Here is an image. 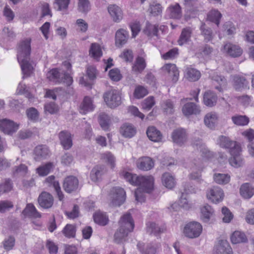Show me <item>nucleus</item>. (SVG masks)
Wrapping results in <instances>:
<instances>
[{
  "instance_id": "nucleus-1",
  "label": "nucleus",
  "mask_w": 254,
  "mask_h": 254,
  "mask_svg": "<svg viewBox=\"0 0 254 254\" xmlns=\"http://www.w3.org/2000/svg\"><path fill=\"white\" fill-rule=\"evenodd\" d=\"M30 43L31 39H26L19 43L17 49V58L23 74V78L30 76L33 70V65L30 61Z\"/></svg>"
},
{
  "instance_id": "nucleus-2",
  "label": "nucleus",
  "mask_w": 254,
  "mask_h": 254,
  "mask_svg": "<svg viewBox=\"0 0 254 254\" xmlns=\"http://www.w3.org/2000/svg\"><path fill=\"white\" fill-rule=\"evenodd\" d=\"M120 175L131 185L139 186V188L137 189L149 193L153 189L154 178L151 176H138L126 171L122 172Z\"/></svg>"
},
{
  "instance_id": "nucleus-3",
  "label": "nucleus",
  "mask_w": 254,
  "mask_h": 254,
  "mask_svg": "<svg viewBox=\"0 0 254 254\" xmlns=\"http://www.w3.org/2000/svg\"><path fill=\"white\" fill-rule=\"evenodd\" d=\"M63 70L59 72L57 69H53L47 73V77L51 81L56 83H63L67 86L71 85L73 82L70 75L71 64L68 61H64L62 64Z\"/></svg>"
},
{
  "instance_id": "nucleus-4",
  "label": "nucleus",
  "mask_w": 254,
  "mask_h": 254,
  "mask_svg": "<svg viewBox=\"0 0 254 254\" xmlns=\"http://www.w3.org/2000/svg\"><path fill=\"white\" fill-rule=\"evenodd\" d=\"M119 228L114 235L116 243L120 244L126 240L128 234L132 232L134 227L133 220L130 214L124 215L119 222Z\"/></svg>"
},
{
  "instance_id": "nucleus-5",
  "label": "nucleus",
  "mask_w": 254,
  "mask_h": 254,
  "mask_svg": "<svg viewBox=\"0 0 254 254\" xmlns=\"http://www.w3.org/2000/svg\"><path fill=\"white\" fill-rule=\"evenodd\" d=\"M104 101L109 107L115 108L121 103V97L119 92L112 90L106 92L104 95Z\"/></svg>"
},
{
  "instance_id": "nucleus-6",
  "label": "nucleus",
  "mask_w": 254,
  "mask_h": 254,
  "mask_svg": "<svg viewBox=\"0 0 254 254\" xmlns=\"http://www.w3.org/2000/svg\"><path fill=\"white\" fill-rule=\"evenodd\" d=\"M202 226L196 222H192L187 224L184 227V234L189 238L198 237L202 232Z\"/></svg>"
},
{
  "instance_id": "nucleus-7",
  "label": "nucleus",
  "mask_w": 254,
  "mask_h": 254,
  "mask_svg": "<svg viewBox=\"0 0 254 254\" xmlns=\"http://www.w3.org/2000/svg\"><path fill=\"white\" fill-rule=\"evenodd\" d=\"M111 203L113 206H120L126 200V192L120 187H116L111 190Z\"/></svg>"
},
{
  "instance_id": "nucleus-8",
  "label": "nucleus",
  "mask_w": 254,
  "mask_h": 254,
  "mask_svg": "<svg viewBox=\"0 0 254 254\" xmlns=\"http://www.w3.org/2000/svg\"><path fill=\"white\" fill-rule=\"evenodd\" d=\"M137 247L142 254H157L161 250V245L159 243H150L146 245L138 243Z\"/></svg>"
},
{
  "instance_id": "nucleus-9",
  "label": "nucleus",
  "mask_w": 254,
  "mask_h": 254,
  "mask_svg": "<svg viewBox=\"0 0 254 254\" xmlns=\"http://www.w3.org/2000/svg\"><path fill=\"white\" fill-rule=\"evenodd\" d=\"M18 125L13 121L7 119H0V131L5 134L11 135L18 129Z\"/></svg>"
},
{
  "instance_id": "nucleus-10",
  "label": "nucleus",
  "mask_w": 254,
  "mask_h": 254,
  "mask_svg": "<svg viewBox=\"0 0 254 254\" xmlns=\"http://www.w3.org/2000/svg\"><path fill=\"white\" fill-rule=\"evenodd\" d=\"M217 141L221 147L229 149L230 153H234L236 149L239 150L241 147L239 143L224 135L220 136Z\"/></svg>"
},
{
  "instance_id": "nucleus-11",
  "label": "nucleus",
  "mask_w": 254,
  "mask_h": 254,
  "mask_svg": "<svg viewBox=\"0 0 254 254\" xmlns=\"http://www.w3.org/2000/svg\"><path fill=\"white\" fill-rule=\"evenodd\" d=\"M97 71L93 66H88L86 68V75L88 78L87 79L84 76H81L79 78V83L84 86L90 87L91 86V81L96 78Z\"/></svg>"
},
{
  "instance_id": "nucleus-12",
  "label": "nucleus",
  "mask_w": 254,
  "mask_h": 254,
  "mask_svg": "<svg viewBox=\"0 0 254 254\" xmlns=\"http://www.w3.org/2000/svg\"><path fill=\"white\" fill-rule=\"evenodd\" d=\"M206 196L209 200L216 203L222 200L224 193L220 188L213 187L207 191Z\"/></svg>"
},
{
  "instance_id": "nucleus-13",
  "label": "nucleus",
  "mask_w": 254,
  "mask_h": 254,
  "mask_svg": "<svg viewBox=\"0 0 254 254\" xmlns=\"http://www.w3.org/2000/svg\"><path fill=\"white\" fill-rule=\"evenodd\" d=\"M196 192V190L192 186L189 187V185L185 184L184 186V192H182V196L179 200V205L184 209H189L190 207V205L188 200L187 194L189 193H195Z\"/></svg>"
},
{
  "instance_id": "nucleus-14",
  "label": "nucleus",
  "mask_w": 254,
  "mask_h": 254,
  "mask_svg": "<svg viewBox=\"0 0 254 254\" xmlns=\"http://www.w3.org/2000/svg\"><path fill=\"white\" fill-rule=\"evenodd\" d=\"M38 201L41 207L45 209H48L53 206L54 198L50 193L44 191L39 195Z\"/></svg>"
},
{
  "instance_id": "nucleus-15",
  "label": "nucleus",
  "mask_w": 254,
  "mask_h": 254,
  "mask_svg": "<svg viewBox=\"0 0 254 254\" xmlns=\"http://www.w3.org/2000/svg\"><path fill=\"white\" fill-rule=\"evenodd\" d=\"M78 183V180L76 177L69 176L64 179L63 187L66 192L70 193L77 189Z\"/></svg>"
},
{
  "instance_id": "nucleus-16",
  "label": "nucleus",
  "mask_w": 254,
  "mask_h": 254,
  "mask_svg": "<svg viewBox=\"0 0 254 254\" xmlns=\"http://www.w3.org/2000/svg\"><path fill=\"white\" fill-rule=\"evenodd\" d=\"M34 159L39 161L46 159L50 155V150L45 145L37 146L34 150Z\"/></svg>"
},
{
  "instance_id": "nucleus-17",
  "label": "nucleus",
  "mask_w": 254,
  "mask_h": 254,
  "mask_svg": "<svg viewBox=\"0 0 254 254\" xmlns=\"http://www.w3.org/2000/svg\"><path fill=\"white\" fill-rule=\"evenodd\" d=\"M233 85L238 91L249 88V82L243 76L236 75L233 76Z\"/></svg>"
},
{
  "instance_id": "nucleus-18",
  "label": "nucleus",
  "mask_w": 254,
  "mask_h": 254,
  "mask_svg": "<svg viewBox=\"0 0 254 254\" xmlns=\"http://www.w3.org/2000/svg\"><path fill=\"white\" fill-rule=\"evenodd\" d=\"M241 147H240L239 150L236 149L234 151V153H230L231 157L229 159V162L232 166L238 168L243 165L244 161L241 154Z\"/></svg>"
},
{
  "instance_id": "nucleus-19",
  "label": "nucleus",
  "mask_w": 254,
  "mask_h": 254,
  "mask_svg": "<svg viewBox=\"0 0 254 254\" xmlns=\"http://www.w3.org/2000/svg\"><path fill=\"white\" fill-rule=\"evenodd\" d=\"M60 142L64 149L68 150L72 146V139L70 132L62 131L59 134Z\"/></svg>"
},
{
  "instance_id": "nucleus-20",
  "label": "nucleus",
  "mask_w": 254,
  "mask_h": 254,
  "mask_svg": "<svg viewBox=\"0 0 254 254\" xmlns=\"http://www.w3.org/2000/svg\"><path fill=\"white\" fill-rule=\"evenodd\" d=\"M218 119L219 117L216 113L209 112L204 117V125L210 129H214L218 124Z\"/></svg>"
},
{
  "instance_id": "nucleus-21",
  "label": "nucleus",
  "mask_w": 254,
  "mask_h": 254,
  "mask_svg": "<svg viewBox=\"0 0 254 254\" xmlns=\"http://www.w3.org/2000/svg\"><path fill=\"white\" fill-rule=\"evenodd\" d=\"M172 138L173 142L180 146L182 145L187 138L186 131L182 128L174 130L172 133Z\"/></svg>"
},
{
  "instance_id": "nucleus-22",
  "label": "nucleus",
  "mask_w": 254,
  "mask_h": 254,
  "mask_svg": "<svg viewBox=\"0 0 254 254\" xmlns=\"http://www.w3.org/2000/svg\"><path fill=\"white\" fill-rule=\"evenodd\" d=\"M166 12L170 18L179 19L182 16V8L178 3L171 4L167 8Z\"/></svg>"
},
{
  "instance_id": "nucleus-23",
  "label": "nucleus",
  "mask_w": 254,
  "mask_h": 254,
  "mask_svg": "<svg viewBox=\"0 0 254 254\" xmlns=\"http://www.w3.org/2000/svg\"><path fill=\"white\" fill-rule=\"evenodd\" d=\"M94 108L92 99L88 96H86L79 106V111L81 114L84 115L93 111Z\"/></svg>"
},
{
  "instance_id": "nucleus-24",
  "label": "nucleus",
  "mask_w": 254,
  "mask_h": 254,
  "mask_svg": "<svg viewBox=\"0 0 254 254\" xmlns=\"http://www.w3.org/2000/svg\"><path fill=\"white\" fill-rule=\"evenodd\" d=\"M136 164L137 168L143 171L150 170L154 165L153 160L149 157L139 158L137 161Z\"/></svg>"
},
{
  "instance_id": "nucleus-25",
  "label": "nucleus",
  "mask_w": 254,
  "mask_h": 254,
  "mask_svg": "<svg viewBox=\"0 0 254 254\" xmlns=\"http://www.w3.org/2000/svg\"><path fill=\"white\" fill-rule=\"evenodd\" d=\"M108 10L114 21L119 22L123 18V12L121 8L116 4L108 6Z\"/></svg>"
},
{
  "instance_id": "nucleus-26",
  "label": "nucleus",
  "mask_w": 254,
  "mask_h": 254,
  "mask_svg": "<svg viewBox=\"0 0 254 254\" xmlns=\"http://www.w3.org/2000/svg\"><path fill=\"white\" fill-rule=\"evenodd\" d=\"M107 172L106 167L104 165H97L91 170L90 178L92 181L97 182Z\"/></svg>"
},
{
  "instance_id": "nucleus-27",
  "label": "nucleus",
  "mask_w": 254,
  "mask_h": 254,
  "mask_svg": "<svg viewBox=\"0 0 254 254\" xmlns=\"http://www.w3.org/2000/svg\"><path fill=\"white\" fill-rule=\"evenodd\" d=\"M214 254H233L232 249L226 240H221L215 247Z\"/></svg>"
},
{
  "instance_id": "nucleus-28",
  "label": "nucleus",
  "mask_w": 254,
  "mask_h": 254,
  "mask_svg": "<svg viewBox=\"0 0 254 254\" xmlns=\"http://www.w3.org/2000/svg\"><path fill=\"white\" fill-rule=\"evenodd\" d=\"M182 112L186 116H189L191 115H197L200 112V108L198 106L193 103H187L184 105L182 108Z\"/></svg>"
},
{
  "instance_id": "nucleus-29",
  "label": "nucleus",
  "mask_w": 254,
  "mask_h": 254,
  "mask_svg": "<svg viewBox=\"0 0 254 254\" xmlns=\"http://www.w3.org/2000/svg\"><path fill=\"white\" fill-rule=\"evenodd\" d=\"M192 30L190 27L183 29L180 36L178 40V45L183 46L191 41Z\"/></svg>"
},
{
  "instance_id": "nucleus-30",
  "label": "nucleus",
  "mask_w": 254,
  "mask_h": 254,
  "mask_svg": "<svg viewBox=\"0 0 254 254\" xmlns=\"http://www.w3.org/2000/svg\"><path fill=\"white\" fill-rule=\"evenodd\" d=\"M224 51L233 57H237L242 54V50L241 48L231 43H227L224 46Z\"/></svg>"
},
{
  "instance_id": "nucleus-31",
  "label": "nucleus",
  "mask_w": 254,
  "mask_h": 254,
  "mask_svg": "<svg viewBox=\"0 0 254 254\" xmlns=\"http://www.w3.org/2000/svg\"><path fill=\"white\" fill-rule=\"evenodd\" d=\"M128 38V32L124 29L118 30L116 33V45L118 47H121L125 44Z\"/></svg>"
},
{
  "instance_id": "nucleus-32",
  "label": "nucleus",
  "mask_w": 254,
  "mask_h": 254,
  "mask_svg": "<svg viewBox=\"0 0 254 254\" xmlns=\"http://www.w3.org/2000/svg\"><path fill=\"white\" fill-rule=\"evenodd\" d=\"M240 193L243 198L249 199L254 194V188L250 183H244L240 187Z\"/></svg>"
},
{
  "instance_id": "nucleus-33",
  "label": "nucleus",
  "mask_w": 254,
  "mask_h": 254,
  "mask_svg": "<svg viewBox=\"0 0 254 254\" xmlns=\"http://www.w3.org/2000/svg\"><path fill=\"white\" fill-rule=\"evenodd\" d=\"M120 132L125 137L131 138L136 133L135 128L131 124L126 123L120 127Z\"/></svg>"
},
{
  "instance_id": "nucleus-34",
  "label": "nucleus",
  "mask_w": 254,
  "mask_h": 254,
  "mask_svg": "<svg viewBox=\"0 0 254 254\" xmlns=\"http://www.w3.org/2000/svg\"><path fill=\"white\" fill-rule=\"evenodd\" d=\"M146 134L149 139L152 141L159 142L162 140V133L155 127L152 126L148 127Z\"/></svg>"
},
{
  "instance_id": "nucleus-35",
  "label": "nucleus",
  "mask_w": 254,
  "mask_h": 254,
  "mask_svg": "<svg viewBox=\"0 0 254 254\" xmlns=\"http://www.w3.org/2000/svg\"><path fill=\"white\" fill-rule=\"evenodd\" d=\"M217 100L216 94L210 90L206 91L203 95V103L205 105L208 107L214 106Z\"/></svg>"
},
{
  "instance_id": "nucleus-36",
  "label": "nucleus",
  "mask_w": 254,
  "mask_h": 254,
  "mask_svg": "<svg viewBox=\"0 0 254 254\" xmlns=\"http://www.w3.org/2000/svg\"><path fill=\"white\" fill-rule=\"evenodd\" d=\"M204 166L201 165H196L195 163L194 166L191 168L192 172L190 175V178L192 180H196L198 183H205L204 181L201 179L200 173Z\"/></svg>"
},
{
  "instance_id": "nucleus-37",
  "label": "nucleus",
  "mask_w": 254,
  "mask_h": 254,
  "mask_svg": "<svg viewBox=\"0 0 254 254\" xmlns=\"http://www.w3.org/2000/svg\"><path fill=\"white\" fill-rule=\"evenodd\" d=\"M99 123L103 130L108 131L111 124V117L109 115L102 113L98 118Z\"/></svg>"
},
{
  "instance_id": "nucleus-38",
  "label": "nucleus",
  "mask_w": 254,
  "mask_h": 254,
  "mask_svg": "<svg viewBox=\"0 0 254 254\" xmlns=\"http://www.w3.org/2000/svg\"><path fill=\"white\" fill-rule=\"evenodd\" d=\"M146 63L145 59L140 56L137 57L132 66V70L136 73H140L145 68Z\"/></svg>"
},
{
  "instance_id": "nucleus-39",
  "label": "nucleus",
  "mask_w": 254,
  "mask_h": 254,
  "mask_svg": "<svg viewBox=\"0 0 254 254\" xmlns=\"http://www.w3.org/2000/svg\"><path fill=\"white\" fill-rule=\"evenodd\" d=\"M201 35L204 37V41L207 43L211 41L214 37L212 29L208 27L205 23H202L200 27Z\"/></svg>"
},
{
  "instance_id": "nucleus-40",
  "label": "nucleus",
  "mask_w": 254,
  "mask_h": 254,
  "mask_svg": "<svg viewBox=\"0 0 254 254\" xmlns=\"http://www.w3.org/2000/svg\"><path fill=\"white\" fill-rule=\"evenodd\" d=\"M214 210L211 206L207 204L201 208V219L204 222H208L213 215Z\"/></svg>"
},
{
  "instance_id": "nucleus-41",
  "label": "nucleus",
  "mask_w": 254,
  "mask_h": 254,
  "mask_svg": "<svg viewBox=\"0 0 254 254\" xmlns=\"http://www.w3.org/2000/svg\"><path fill=\"white\" fill-rule=\"evenodd\" d=\"M23 214L26 216L34 218H39L41 217L40 213L37 210L34 205L32 203L27 204L26 207L23 211Z\"/></svg>"
},
{
  "instance_id": "nucleus-42",
  "label": "nucleus",
  "mask_w": 254,
  "mask_h": 254,
  "mask_svg": "<svg viewBox=\"0 0 254 254\" xmlns=\"http://www.w3.org/2000/svg\"><path fill=\"white\" fill-rule=\"evenodd\" d=\"M147 231L148 233L158 236L164 231V228L159 226L154 222H148L146 224Z\"/></svg>"
},
{
  "instance_id": "nucleus-43",
  "label": "nucleus",
  "mask_w": 254,
  "mask_h": 254,
  "mask_svg": "<svg viewBox=\"0 0 254 254\" xmlns=\"http://www.w3.org/2000/svg\"><path fill=\"white\" fill-rule=\"evenodd\" d=\"M212 80L214 85H215V84H218V85H215V88L220 92L222 91L223 90V88L226 85V79L224 76L218 75L217 74L214 75L212 76Z\"/></svg>"
},
{
  "instance_id": "nucleus-44",
  "label": "nucleus",
  "mask_w": 254,
  "mask_h": 254,
  "mask_svg": "<svg viewBox=\"0 0 254 254\" xmlns=\"http://www.w3.org/2000/svg\"><path fill=\"white\" fill-rule=\"evenodd\" d=\"M162 182L163 185L169 189H172L175 185L174 178L169 173H165L162 175Z\"/></svg>"
},
{
  "instance_id": "nucleus-45",
  "label": "nucleus",
  "mask_w": 254,
  "mask_h": 254,
  "mask_svg": "<svg viewBox=\"0 0 254 254\" xmlns=\"http://www.w3.org/2000/svg\"><path fill=\"white\" fill-rule=\"evenodd\" d=\"M231 240L233 244H236L241 243H245L247 241L246 235L239 231H235L231 236Z\"/></svg>"
},
{
  "instance_id": "nucleus-46",
  "label": "nucleus",
  "mask_w": 254,
  "mask_h": 254,
  "mask_svg": "<svg viewBox=\"0 0 254 254\" xmlns=\"http://www.w3.org/2000/svg\"><path fill=\"white\" fill-rule=\"evenodd\" d=\"M93 218L96 223L102 226L107 225L109 221L106 214L101 211L95 212L93 215Z\"/></svg>"
},
{
  "instance_id": "nucleus-47",
  "label": "nucleus",
  "mask_w": 254,
  "mask_h": 254,
  "mask_svg": "<svg viewBox=\"0 0 254 254\" xmlns=\"http://www.w3.org/2000/svg\"><path fill=\"white\" fill-rule=\"evenodd\" d=\"M186 76L189 80L195 81L199 79L200 72L195 68L188 67L186 70Z\"/></svg>"
},
{
  "instance_id": "nucleus-48",
  "label": "nucleus",
  "mask_w": 254,
  "mask_h": 254,
  "mask_svg": "<svg viewBox=\"0 0 254 254\" xmlns=\"http://www.w3.org/2000/svg\"><path fill=\"white\" fill-rule=\"evenodd\" d=\"M163 68L169 73L170 76L173 77V81H176L178 79L179 73L175 64H166L164 66Z\"/></svg>"
},
{
  "instance_id": "nucleus-49",
  "label": "nucleus",
  "mask_w": 254,
  "mask_h": 254,
  "mask_svg": "<svg viewBox=\"0 0 254 254\" xmlns=\"http://www.w3.org/2000/svg\"><path fill=\"white\" fill-rule=\"evenodd\" d=\"M158 30V25H153L150 23L149 22H147L144 32L148 36H157Z\"/></svg>"
},
{
  "instance_id": "nucleus-50",
  "label": "nucleus",
  "mask_w": 254,
  "mask_h": 254,
  "mask_svg": "<svg viewBox=\"0 0 254 254\" xmlns=\"http://www.w3.org/2000/svg\"><path fill=\"white\" fill-rule=\"evenodd\" d=\"M214 181L218 184L225 185L230 180V176L227 174L215 173L213 175Z\"/></svg>"
},
{
  "instance_id": "nucleus-51",
  "label": "nucleus",
  "mask_w": 254,
  "mask_h": 254,
  "mask_svg": "<svg viewBox=\"0 0 254 254\" xmlns=\"http://www.w3.org/2000/svg\"><path fill=\"white\" fill-rule=\"evenodd\" d=\"M89 55L95 59L100 58L102 56L100 45L97 43L92 44L89 50Z\"/></svg>"
},
{
  "instance_id": "nucleus-52",
  "label": "nucleus",
  "mask_w": 254,
  "mask_h": 254,
  "mask_svg": "<svg viewBox=\"0 0 254 254\" xmlns=\"http://www.w3.org/2000/svg\"><path fill=\"white\" fill-rule=\"evenodd\" d=\"M233 123L239 126L247 125L249 123V119L246 116L236 115L232 117Z\"/></svg>"
},
{
  "instance_id": "nucleus-53",
  "label": "nucleus",
  "mask_w": 254,
  "mask_h": 254,
  "mask_svg": "<svg viewBox=\"0 0 254 254\" xmlns=\"http://www.w3.org/2000/svg\"><path fill=\"white\" fill-rule=\"evenodd\" d=\"M76 227L74 225L66 224L62 230L64 236L67 238H74L76 234Z\"/></svg>"
},
{
  "instance_id": "nucleus-54",
  "label": "nucleus",
  "mask_w": 254,
  "mask_h": 254,
  "mask_svg": "<svg viewBox=\"0 0 254 254\" xmlns=\"http://www.w3.org/2000/svg\"><path fill=\"white\" fill-rule=\"evenodd\" d=\"M13 188V183L9 179H5L0 183V193H8Z\"/></svg>"
},
{
  "instance_id": "nucleus-55",
  "label": "nucleus",
  "mask_w": 254,
  "mask_h": 254,
  "mask_svg": "<svg viewBox=\"0 0 254 254\" xmlns=\"http://www.w3.org/2000/svg\"><path fill=\"white\" fill-rule=\"evenodd\" d=\"M222 17L221 13L217 10H211L207 15V18L210 21L218 26L220 19Z\"/></svg>"
},
{
  "instance_id": "nucleus-56",
  "label": "nucleus",
  "mask_w": 254,
  "mask_h": 254,
  "mask_svg": "<svg viewBox=\"0 0 254 254\" xmlns=\"http://www.w3.org/2000/svg\"><path fill=\"white\" fill-rule=\"evenodd\" d=\"M53 164L51 162L46 163V164L41 166L37 168V173L41 176H45L47 175L53 168Z\"/></svg>"
},
{
  "instance_id": "nucleus-57",
  "label": "nucleus",
  "mask_w": 254,
  "mask_h": 254,
  "mask_svg": "<svg viewBox=\"0 0 254 254\" xmlns=\"http://www.w3.org/2000/svg\"><path fill=\"white\" fill-rule=\"evenodd\" d=\"M91 9V5L88 0H78V10L83 13H87Z\"/></svg>"
},
{
  "instance_id": "nucleus-58",
  "label": "nucleus",
  "mask_w": 254,
  "mask_h": 254,
  "mask_svg": "<svg viewBox=\"0 0 254 254\" xmlns=\"http://www.w3.org/2000/svg\"><path fill=\"white\" fill-rule=\"evenodd\" d=\"M148 93L147 89L141 85H137L134 91L133 96L136 99L143 98Z\"/></svg>"
},
{
  "instance_id": "nucleus-59",
  "label": "nucleus",
  "mask_w": 254,
  "mask_h": 254,
  "mask_svg": "<svg viewBox=\"0 0 254 254\" xmlns=\"http://www.w3.org/2000/svg\"><path fill=\"white\" fill-rule=\"evenodd\" d=\"M155 104L154 98L153 96L148 97L142 102V108L146 111H149L154 106Z\"/></svg>"
},
{
  "instance_id": "nucleus-60",
  "label": "nucleus",
  "mask_w": 254,
  "mask_h": 254,
  "mask_svg": "<svg viewBox=\"0 0 254 254\" xmlns=\"http://www.w3.org/2000/svg\"><path fill=\"white\" fill-rule=\"evenodd\" d=\"M101 158L107 162L114 168L115 165V158L114 156L110 152H106L101 154Z\"/></svg>"
},
{
  "instance_id": "nucleus-61",
  "label": "nucleus",
  "mask_w": 254,
  "mask_h": 254,
  "mask_svg": "<svg viewBox=\"0 0 254 254\" xmlns=\"http://www.w3.org/2000/svg\"><path fill=\"white\" fill-rule=\"evenodd\" d=\"M162 107L166 114H171L174 112V104L170 100L164 101L162 105Z\"/></svg>"
},
{
  "instance_id": "nucleus-62",
  "label": "nucleus",
  "mask_w": 254,
  "mask_h": 254,
  "mask_svg": "<svg viewBox=\"0 0 254 254\" xmlns=\"http://www.w3.org/2000/svg\"><path fill=\"white\" fill-rule=\"evenodd\" d=\"M26 115L28 118L33 122H36L39 118V113L34 108L28 109L26 110Z\"/></svg>"
},
{
  "instance_id": "nucleus-63",
  "label": "nucleus",
  "mask_w": 254,
  "mask_h": 254,
  "mask_svg": "<svg viewBox=\"0 0 254 254\" xmlns=\"http://www.w3.org/2000/svg\"><path fill=\"white\" fill-rule=\"evenodd\" d=\"M236 28L232 22H226L223 26V30L227 35H233L235 33Z\"/></svg>"
},
{
  "instance_id": "nucleus-64",
  "label": "nucleus",
  "mask_w": 254,
  "mask_h": 254,
  "mask_svg": "<svg viewBox=\"0 0 254 254\" xmlns=\"http://www.w3.org/2000/svg\"><path fill=\"white\" fill-rule=\"evenodd\" d=\"M109 75L110 78L114 81H118L122 77L120 70L117 68L111 69L109 72Z\"/></svg>"
}]
</instances>
